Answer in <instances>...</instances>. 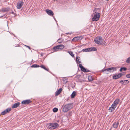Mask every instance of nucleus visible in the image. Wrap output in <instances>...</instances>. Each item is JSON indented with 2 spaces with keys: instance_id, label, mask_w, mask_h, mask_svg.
<instances>
[{
  "instance_id": "obj_12",
  "label": "nucleus",
  "mask_w": 130,
  "mask_h": 130,
  "mask_svg": "<svg viewBox=\"0 0 130 130\" xmlns=\"http://www.w3.org/2000/svg\"><path fill=\"white\" fill-rule=\"evenodd\" d=\"M31 101L30 100H24L22 102V103L24 105H26L30 104L31 103Z\"/></svg>"
},
{
  "instance_id": "obj_2",
  "label": "nucleus",
  "mask_w": 130,
  "mask_h": 130,
  "mask_svg": "<svg viewBox=\"0 0 130 130\" xmlns=\"http://www.w3.org/2000/svg\"><path fill=\"white\" fill-rule=\"evenodd\" d=\"M72 108V104L71 103L68 104L64 106L62 108V110L63 112H65L71 109Z\"/></svg>"
},
{
  "instance_id": "obj_1",
  "label": "nucleus",
  "mask_w": 130,
  "mask_h": 130,
  "mask_svg": "<svg viewBox=\"0 0 130 130\" xmlns=\"http://www.w3.org/2000/svg\"><path fill=\"white\" fill-rule=\"evenodd\" d=\"M100 9H94L91 16L93 17L92 20L93 21H97L99 19L101 14L99 12Z\"/></svg>"
},
{
  "instance_id": "obj_19",
  "label": "nucleus",
  "mask_w": 130,
  "mask_h": 130,
  "mask_svg": "<svg viewBox=\"0 0 130 130\" xmlns=\"http://www.w3.org/2000/svg\"><path fill=\"white\" fill-rule=\"evenodd\" d=\"M62 90V88H60L57 91L55 92V96H57L61 92Z\"/></svg>"
},
{
  "instance_id": "obj_15",
  "label": "nucleus",
  "mask_w": 130,
  "mask_h": 130,
  "mask_svg": "<svg viewBox=\"0 0 130 130\" xmlns=\"http://www.w3.org/2000/svg\"><path fill=\"white\" fill-rule=\"evenodd\" d=\"M119 122H114L112 125V127L113 128L116 129L118 127Z\"/></svg>"
},
{
  "instance_id": "obj_22",
  "label": "nucleus",
  "mask_w": 130,
  "mask_h": 130,
  "mask_svg": "<svg viewBox=\"0 0 130 130\" xmlns=\"http://www.w3.org/2000/svg\"><path fill=\"white\" fill-rule=\"evenodd\" d=\"M88 80L89 82H91L93 80V76H89L88 77Z\"/></svg>"
},
{
  "instance_id": "obj_18",
  "label": "nucleus",
  "mask_w": 130,
  "mask_h": 130,
  "mask_svg": "<svg viewBox=\"0 0 130 130\" xmlns=\"http://www.w3.org/2000/svg\"><path fill=\"white\" fill-rule=\"evenodd\" d=\"M88 52H90L92 51H96V48L95 47H91L88 48Z\"/></svg>"
},
{
  "instance_id": "obj_25",
  "label": "nucleus",
  "mask_w": 130,
  "mask_h": 130,
  "mask_svg": "<svg viewBox=\"0 0 130 130\" xmlns=\"http://www.w3.org/2000/svg\"><path fill=\"white\" fill-rule=\"evenodd\" d=\"M79 37H74L72 40V41H76L79 39Z\"/></svg>"
},
{
  "instance_id": "obj_23",
  "label": "nucleus",
  "mask_w": 130,
  "mask_h": 130,
  "mask_svg": "<svg viewBox=\"0 0 130 130\" xmlns=\"http://www.w3.org/2000/svg\"><path fill=\"white\" fill-rule=\"evenodd\" d=\"M9 9H1V10H0V12H7L9 10Z\"/></svg>"
},
{
  "instance_id": "obj_5",
  "label": "nucleus",
  "mask_w": 130,
  "mask_h": 130,
  "mask_svg": "<svg viewBox=\"0 0 130 130\" xmlns=\"http://www.w3.org/2000/svg\"><path fill=\"white\" fill-rule=\"evenodd\" d=\"M64 47V46L63 45H59L53 47V50L55 52L58 51L59 50H61Z\"/></svg>"
},
{
  "instance_id": "obj_7",
  "label": "nucleus",
  "mask_w": 130,
  "mask_h": 130,
  "mask_svg": "<svg viewBox=\"0 0 130 130\" xmlns=\"http://www.w3.org/2000/svg\"><path fill=\"white\" fill-rule=\"evenodd\" d=\"M79 66L81 70L84 72H90V71L88 69H86L81 64L79 65Z\"/></svg>"
},
{
  "instance_id": "obj_27",
  "label": "nucleus",
  "mask_w": 130,
  "mask_h": 130,
  "mask_svg": "<svg viewBox=\"0 0 130 130\" xmlns=\"http://www.w3.org/2000/svg\"><path fill=\"white\" fill-rule=\"evenodd\" d=\"M127 70V68L125 67H122L121 68L120 71V72H122L123 71V70H124V71H125Z\"/></svg>"
},
{
  "instance_id": "obj_28",
  "label": "nucleus",
  "mask_w": 130,
  "mask_h": 130,
  "mask_svg": "<svg viewBox=\"0 0 130 130\" xmlns=\"http://www.w3.org/2000/svg\"><path fill=\"white\" fill-rule=\"evenodd\" d=\"M40 67V66L37 64H34L32 65L31 66V67H34V68H37V67Z\"/></svg>"
},
{
  "instance_id": "obj_33",
  "label": "nucleus",
  "mask_w": 130,
  "mask_h": 130,
  "mask_svg": "<svg viewBox=\"0 0 130 130\" xmlns=\"http://www.w3.org/2000/svg\"><path fill=\"white\" fill-rule=\"evenodd\" d=\"M25 46L26 47H27L28 48L29 50H31V48L30 46L26 45H25Z\"/></svg>"
},
{
  "instance_id": "obj_36",
  "label": "nucleus",
  "mask_w": 130,
  "mask_h": 130,
  "mask_svg": "<svg viewBox=\"0 0 130 130\" xmlns=\"http://www.w3.org/2000/svg\"><path fill=\"white\" fill-rule=\"evenodd\" d=\"M85 49H86V52H88V48H85Z\"/></svg>"
},
{
  "instance_id": "obj_16",
  "label": "nucleus",
  "mask_w": 130,
  "mask_h": 130,
  "mask_svg": "<svg viewBox=\"0 0 130 130\" xmlns=\"http://www.w3.org/2000/svg\"><path fill=\"white\" fill-rule=\"evenodd\" d=\"M116 107L113 105L112 104L111 106L109 108V111L113 112V111L115 110V108Z\"/></svg>"
},
{
  "instance_id": "obj_3",
  "label": "nucleus",
  "mask_w": 130,
  "mask_h": 130,
  "mask_svg": "<svg viewBox=\"0 0 130 130\" xmlns=\"http://www.w3.org/2000/svg\"><path fill=\"white\" fill-rule=\"evenodd\" d=\"M95 43L97 44L103 45L104 44V40L101 36H99L94 39Z\"/></svg>"
},
{
  "instance_id": "obj_38",
  "label": "nucleus",
  "mask_w": 130,
  "mask_h": 130,
  "mask_svg": "<svg viewBox=\"0 0 130 130\" xmlns=\"http://www.w3.org/2000/svg\"><path fill=\"white\" fill-rule=\"evenodd\" d=\"M109 73H108H108H106L107 74H108Z\"/></svg>"
},
{
  "instance_id": "obj_30",
  "label": "nucleus",
  "mask_w": 130,
  "mask_h": 130,
  "mask_svg": "<svg viewBox=\"0 0 130 130\" xmlns=\"http://www.w3.org/2000/svg\"><path fill=\"white\" fill-rule=\"evenodd\" d=\"M126 62L127 63H130V57H128L126 60Z\"/></svg>"
},
{
  "instance_id": "obj_35",
  "label": "nucleus",
  "mask_w": 130,
  "mask_h": 130,
  "mask_svg": "<svg viewBox=\"0 0 130 130\" xmlns=\"http://www.w3.org/2000/svg\"><path fill=\"white\" fill-rule=\"evenodd\" d=\"M10 12L13 14H14V12L12 11Z\"/></svg>"
},
{
  "instance_id": "obj_6",
  "label": "nucleus",
  "mask_w": 130,
  "mask_h": 130,
  "mask_svg": "<svg viewBox=\"0 0 130 130\" xmlns=\"http://www.w3.org/2000/svg\"><path fill=\"white\" fill-rule=\"evenodd\" d=\"M117 69L115 67H111L109 68L103 69L101 71L102 72H104L106 71L108 72H113L114 71H116Z\"/></svg>"
},
{
  "instance_id": "obj_17",
  "label": "nucleus",
  "mask_w": 130,
  "mask_h": 130,
  "mask_svg": "<svg viewBox=\"0 0 130 130\" xmlns=\"http://www.w3.org/2000/svg\"><path fill=\"white\" fill-rule=\"evenodd\" d=\"M20 104V103L18 102L17 103H15L11 107L12 108H16L19 106Z\"/></svg>"
},
{
  "instance_id": "obj_20",
  "label": "nucleus",
  "mask_w": 130,
  "mask_h": 130,
  "mask_svg": "<svg viewBox=\"0 0 130 130\" xmlns=\"http://www.w3.org/2000/svg\"><path fill=\"white\" fill-rule=\"evenodd\" d=\"M80 59V57L79 56L76 57V61L77 63H81Z\"/></svg>"
},
{
  "instance_id": "obj_21",
  "label": "nucleus",
  "mask_w": 130,
  "mask_h": 130,
  "mask_svg": "<svg viewBox=\"0 0 130 130\" xmlns=\"http://www.w3.org/2000/svg\"><path fill=\"white\" fill-rule=\"evenodd\" d=\"M40 67H41L43 69H44L47 71H49V69L48 68H46L43 65H41Z\"/></svg>"
},
{
  "instance_id": "obj_4",
  "label": "nucleus",
  "mask_w": 130,
  "mask_h": 130,
  "mask_svg": "<svg viewBox=\"0 0 130 130\" xmlns=\"http://www.w3.org/2000/svg\"><path fill=\"white\" fill-rule=\"evenodd\" d=\"M59 126V125L57 123H50L48 127L50 129H53L58 127Z\"/></svg>"
},
{
  "instance_id": "obj_26",
  "label": "nucleus",
  "mask_w": 130,
  "mask_h": 130,
  "mask_svg": "<svg viewBox=\"0 0 130 130\" xmlns=\"http://www.w3.org/2000/svg\"><path fill=\"white\" fill-rule=\"evenodd\" d=\"M67 52L72 57H74V55L73 54L72 52L71 51H68Z\"/></svg>"
},
{
  "instance_id": "obj_32",
  "label": "nucleus",
  "mask_w": 130,
  "mask_h": 130,
  "mask_svg": "<svg viewBox=\"0 0 130 130\" xmlns=\"http://www.w3.org/2000/svg\"><path fill=\"white\" fill-rule=\"evenodd\" d=\"M126 76L127 78H130V74L126 75Z\"/></svg>"
},
{
  "instance_id": "obj_9",
  "label": "nucleus",
  "mask_w": 130,
  "mask_h": 130,
  "mask_svg": "<svg viewBox=\"0 0 130 130\" xmlns=\"http://www.w3.org/2000/svg\"><path fill=\"white\" fill-rule=\"evenodd\" d=\"M122 73H119L118 75H115L113 76L112 78L114 79H117L122 76Z\"/></svg>"
},
{
  "instance_id": "obj_37",
  "label": "nucleus",
  "mask_w": 130,
  "mask_h": 130,
  "mask_svg": "<svg viewBox=\"0 0 130 130\" xmlns=\"http://www.w3.org/2000/svg\"><path fill=\"white\" fill-rule=\"evenodd\" d=\"M66 34H67V35H68V34H70L69 33H66Z\"/></svg>"
},
{
  "instance_id": "obj_11",
  "label": "nucleus",
  "mask_w": 130,
  "mask_h": 130,
  "mask_svg": "<svg viewBox=\"0 0 130 130\" xmlns=\"http://www.w3.org/2000/svg\"><path fill=\"white\" fill-rule=\"evenodd\" d=\"M45 11L46 13L50 16H52L54 15L53 12L51 10L47 9L45 10Z\"/></svg>"
},
{
  "instance_id": "obj_10",
  "label": "nucleus",
  "mask_w": 130,
  "mask_h": 130,
  "mask_svg": "<svg viewBox=\"0 0 130 130\" xmlns=\"http://www.w3.org/2000/svg\"><path fill=\"white\" fill-rule=\"evenodd\" d=\"M24 4L22 1L19 2L17 4V8H21L22 7Z\"/></svg>"
},
{
  "instance_id": "obj_24",
  "label": "nucleus",
  "mask_w": 130,
  "mask_h": 130,
  "mask_svg": "<svg viewBox=\"0 0 130 130\" xmlns=\"http://www.w3.org/2000/svg\"><path fill=\"white\" fill-rule=\"evenodd\" d=\"M76 95V92L75 91H74L72 92V94L71 95V98H74Z\"/></svg>"
},
{
  "instance_id": "obj_29",
  "label": "nucleus",
  "mask_w": 130,
  "mask_h": 130,
  "mask_svg": "<svg viewBox=\"0 0 130 130\" xmlns=\"http://www.w3.org/2000/svg\"><path fill=\"white\" fill-rule=\"evenodd\" d=\"M63 41V39H59L57 40V42L59 43H62V42Z\"/></svg>"
},
{
  "instance_id": "obj_31",
  "label": "nucleus",
  "mask_w": 130,
  "mask_h": 130,
  "mask_svg": "<svg viewBox=\"0 0 130 130\" xmlns=\"http://www.w3.org/2000/svg\"><path fill=\"white\" fill-rule=\"evenodd\" d=\"M58 109L57 108H55L53 109V111L54 112H57L58 111Z\"/></svg>"
},
{
  "instance_id": "obj_8",
  "label": "nucleus",
  "mask_w": 130,
  "mask_h": 130,
  "mask_svg": "<svg viewBox=\"0 0 130 130\" xmlns=\"http://www.w3.org/2000/svg\"><path fill=\"white\" fill-rule=\"evenodd\" d=\"M11 110V108H8L6 109L1 113V114L2 115H4L5 114L9 112Z\"/></svg>"
},
{
  "instance_id": "obj_14",
  "label": "nucleus",
  "mask_w": 130,
  "mask_h": 130,
  "mask_svg": "<svg viewBox=\"0 0 130 130\" xmlns=\"http://www.w3.org/2000/svg\"><path fill=\"white\" fill-rule=\"evenodd\" d=\"M129 83V82L128 80H121L119 83L121 84L122 85H126L128 84Z\"/></svg>"
},
{
  "instance_id": "obj_34",
  "label": "nucleus",
  "mask_w": 130,
  "mask_h": 130,
  "mask_svg": "<svg viewBox=\"0 0 130 130\" xmlns=\"http://www.w3.org/2000/svg\"><path fill=\"white\" fill-rule=\"evenodd\" d=\"M82 51L83 52H86L85 48L83 49L82 50Z\"/></svg>"
},
{
  "instance_id": "obj_13",
  "label": "nucleus",
  "mask_w": 130,
  "mask_h": 130,
  "mask_svg": "<svg viewBox=\"0 0 130 130\" xmlns=\"http://www.w3.org/2000/svg\"><path fill=\"white\" fill-rule=\"evenodd\" d=\"M120 99H116L113 102V103L112 104L116 107H117V105L120 102Z\"/></svg>"
}]
</instances>
